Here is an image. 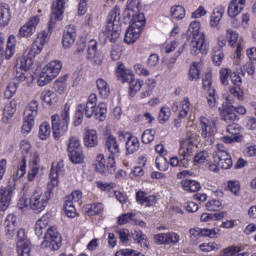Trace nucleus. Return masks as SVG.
<instances>
[{"label":"nucleus","mask_w":256,"mask_h":256,"mask_svg":"<svg viewBox=\"0 0 256 256\" xmlns=\"http://www.w3.org/2000/svg\"><path fill=\"white\" fill-rule=\"evenodd\" d=\"M49 41V32L46 30H41L35 41L33 42L29 51L25 52L22 58H20V69H23L24 72H17L16 77L14 79V83L19 85V83H24V85H31L33 81H35V77L33 74L27 72L31 69V65H33V60L36 55H39L43 51V47H45V43Z\"/></svg>","instance_id":"nucleus-1"},{"label":"nucleus","mask_w":256,"mask_h":256,"mask_svg":"<svg viewBox=\"0 0 256 256\" xmlns=\"http://www.w3.org/2000/svg\"><path fill=\"white\" fill-rule=\"evenodd\" d=\"M63 169V162H53L49 174L50 182L45 192L41 188H36L30 196V209L34 213H42L45 211L51 197H53V189L59 187V172Z\"/></svg>","instance_id":"nucleus-2"},{"label":"nucleus","mask_w":256,"mask_h":256,"mask_svg":"<svg viewBox=\"0 0 256 256\" xmlns=\"http://www.w3.org/2000/svg\"><path fill=\"white\" fill-rule=\"evenodd\" d=\"M201 24L198 21H193L188 28V34L191 35L192 41L190 44L191 55H207L209 53V42L205 39V33L200 32Z\"/></svg>","instance_id":"nucleus-3"},{"label":"nucleus","mask_w":256,"mask_h":256,"mask_svg":"<svg viewBox=\"0 0 256 256\" xmlns=\"http://www.w3.org/2000/svg\"><path fill=\"white\" fill-rule=\"evenodd\" d=\"M197 145H195V142H193V138L189 137L188 139L183 140L180 143L179 148V157L173 156L170 158V165L171 167H184V169H187L189 167V162L191 161V158L193 157V154L195 153V148Z\"/></svg>","instance_id":"nucleus-4"},{"label":"nucleus","mask_w":256,"mask_h":256,"mask_svg":"<svg viewBox=\"0 0 256 256\" xmlns=\"http://www.w3.org/2000/svg\"><path fill=\"white\" fill-rule=\"evenodd\" d=\"M121 10L116 6L113 10L109 12L108 21L106 28L104 30V35L109 39L111 43H117L121 35V24L119 23L121 19Z\"/></svg>","instance_id":"nucleus-5"},{"label":"nucleus","mask_w":256,"mask_h":256,"mask_svg":"<svg viewBox=\"0 0 256 256\" xmlns=\"http://www.w3.org/2000/svg\"><path fill=\"white\" fill-rule=\"evenodd\" d=\"M61 234L57 227L50 226L45 233L44 240L41 242V249H48L49 251H59L61 249Z\"/></svg>","instance_id":"nucleus-6"},{"label":"nucleus","mask_w":256,"mask_h":256,"mask_svg":"<svg viewBox=\"0 0 256 256\" xmlns=\"http://www.w3.org/2000/svg\"><path fill=\"white\" fill-rule=\"evenodd\" d=\"M95 171L101 175H113L117 169V163L115 162V156H109L105 160V155L97 154L94 162Z\"/></svg>","instance_id":"nucleus-7"},{"label":"nucleus","mask_w":256,"mask_h":256,"mask_svg":"<svg viewBox=\"0 0 256 256\" xmlns=\"http://www.w3.org/2000/svg\"><path fill=\"white\" fill-rule=\"evenodd\" d=\"M145 25V16L143 14H138V17L133 20V23L129 25L125 36L124 41L127 45L135 43L139 37H141V29Z\"/></svg>","instance_id":"nucleus-8"},{"label":"nucleus","mask_w":256,"mask_h":256,"mask_svg":"<svg viewBox=\"0 0 256 256\" xmlns=\"http://www.w3.org/2000/svg\"><path fill=\"white\" fill-rule=\"evenodd\" d=\"M78 109L85 113L87 119H91L94 115L96 119L103 121L107 117V104L105 103H100L98 106H93L91 103L80 104Z\"/></svg>","instance_id":"nucleus-9"},{"label":"nucleus","mask_w":256,"mask_h":256,"mask_svg":"<svg viewBox=\"0 0 256 256\" xmlns=\"http://www.w3.org/2000/svg\"><path fill=\"white\" fill-rule=\"evenodd\" d=\"M17 243L16 252L18 256H31V241L27 238L25 228L16 231Z\"/></svg>","instance_id":"nucleus-10"},{"label":"nucleus","mask_w":256,"mask_h":256,"mask_svg":"<svg viewBox=\"0 0 256 256\" xmlns=\"http://www.w3.org/2000/svg\"><path fill=\"white\" fill-rule=\"evenodd\" d=\"M39 111V103L32 100L24 110L22 129H33L35 127V117Z\"/></svg>","instance_id":"nucleus-11"},{"label":"nucleus","mask_w":256,"mask_h":256,"mask_svg":"<svg viewBox=\"0 0 256 256\" xmlns=\"http://www.w3.org/2000/svg\"><path fill=\"white\" fill-rule=\"evenodd\" d=\"M13 191H15V183H10L0 187V211H7L13 199Z\"/></svg>","instance_id":"nucleus-12"},{"label":"nucleus","mask_w":256,"mask_h":256,"mask_svg":"<svg viewBox=\"0 0 256 256\" xmlns=\"http://www.w3.org/2000/svg\"><path fill=\"white\" fill-rule=\"evenodd\" d=\"M69 104H65L64 110L59 114L51 116L52 129H67L69 127Z\"/></svg>","instance_id":"nucleus-13"},{"label":"nucleus","mask_w":256,"mask_h":256,"mask_svg":"<svg viewBox=\"0 0 256 256\" xmlns=\"http://www.w3.org/2000/svg\"><path fill=\"white\" fill-rule=\"evenodd\" d=\"M63 13H65V0H57V2L52 5L48 31L53 29L57 21L63 20Z\"/></svg>","instance_id":"nucleus-14"},{"label":"nucleus","mask_w":256,"mask_h":256,"mask_svg":"<svg viewBox=\"0 0 256 256\" xmlns=\"http://www.w3.org/2000/svg\"><path fill=\"white\" fill-rule=\"evenodd\" d=\"M181 241V236L177 232L159 233L154 235V242L156 245H177Z\"/></svg>","instance_id":"nucleus-15"},{"label":"nucleus","mask_w":256,"mask_h":256,"mask_svg":"<svg viewBox=\"0 0 256 256\" xmlns=\"http://www.w3.org/2000/svg\"><path fill=\"white\" fill-rule=\"evenodd\" d=\"M86 59L95 65H101L103 63V54L97 49V40L91 39L88 42Z\"/></svg>","instance_id":"nucleus-16"},{"label":"nucleus","mask_w":256,"mask_h":256,"mask_svg":"<svg viewBox=\"0 0 256 256\" xmlns=\"http://www.w3.org/2000/svg\"><path fill=\"white\" fill-rule=\"evenodd\" d=\"M135 201L142 207H155L157 205V195H149L146 191L138 190L135 194Z\"/></svg>","instance_id":"nucleus-17"},{"label":"nucleus","mask_w":256,"mask_h":256,"mask_svg":"<svg viewBox=\"0 0 256 256\" xmlns=\"http://www.w3.org/2000/svg\"><path fill=\"white\" fill-rule=\"evenodd\" d=\"M6 239H13L17 235V216L8 214L3 223Z\"/></svg>","instance_id":"nucleus-18"},{"label":"nucleus","mask_w":256,"mask_h":256,"mask_svg":"<svg viewBox=\"0 0 256 256\" xmlns=\"http://www.w3.org/2000/svg\"><path fill=\"white\" fill-rule=\"evenodd\" d=\"M39 16L30 17V19L25 23L18 33V37H31L35 31H37V25H39Z\"/></svg>","instance_id":"nucleus-19"},{"label":"nucleus","mask_w":256,"mask_h":256,"mask_svg":"<svg viewBox=\"0 0 256 256\" xmlns=\"http://www.w3.org/2000/svg\"><path fill=\"white\" fill-rule=\"evenodd\" d=\"M77 39V30L75 26L68 25L65 27L62 37V47L64 49H70L71 46L75 44V40Z\"/></svg>","instance_id":"nucleus-20"},{"label":"nucleus","mask_w":256,"mask_h":256,"mask_svg":"<svg viewBox=\"0 0 256 256\" xmlns=\"http://www.w3.org/2000/svg\"><path fill=\"white\" fill-rule=\"evenodd\" d=\"M220 116L223 121L229 123L231 121H237V114H235V106L231 100L226 99V102L223 103V109L220 108Z\"/></svg>","instance_id":"nucleus-21"},{"label":"nucleus","mask_w":256,"mask_h":256,"mask_svg":"<svg viewBox=\"0 0 256 256\" xmlns=\"http://www.w3.org/2000/svg\"><path fill=\"white\" fill-rule=\"evenodd\" d=\"M214 163H218L220 169H231L233 167V158L229 152H218L213 154Z\"/></svg>","instance_id":"nucleus-22"},{"label":"nucleus","mask_w":256,"mask_h":256,"mask_svg":"<svg viewBox=\"0 0 256 256\" xmlns=\"http://www.w3.org/2000/svg\"><path fill=\"white\" fill-rule=\"evenodd\" d=\"M82 211L87 217L102 215L105 211V204L102 202L87 203L83 206Z\"/></svg>","instance_id":"nucleus-23"},{"label":"nucleus","mask_w":256,"mask_h":256,"mask_svg":"<svg viewBox=\"0 0 256 256\" xmlns=\"http://www.w3.org/2000/svg\"><path fill=\"white\" fill-rule=\"evenodd\" d=\"M51 221V213H45L40 219H38L35 223V235L37 237H41L45 231H47V227H49V223Z\"/></svg>","instance_id":"nucleus-24"},{"label":"nucleus","mask_w":256,"mask_h":256,"mask_svg":"<svg viewBox=\"0 0 256 256\" xmlns=\"http://www.w3.org/2000/svg\"><path fill=\"white\" fill-rule=\"evenodd\" d=\"M247 0H232L228 5V16L230 19H234L237 15H240L241 11L245 9V4Z\"/></svg>","instance_id":"nucleus-25"},{"label":"nucleus","mask_w":256,"mask_h":256,"mask_svg":"<svg viewBox=\"0 0 256 256\" xmlns=\"http://www.w3.org/2000/svg\"><path fill=\"white\" fill-rule=\"evenodd\" d=\"M104 147L111 154L110 157H115V155H119L121 153V148H119L117 138L111 134L105 139Z\"/></svg>","instance_id":"nucleus-26"},{"label":"nucleus","mask_w":256,"mask_h":256,"mask_svg":"<svg viewBox=\"0 0 256 256\" xmlns=\"http://www.w3.org/2000/svg\"><path fill=\"white\" fill-rule=\"evenodd\" d=\"M116 75L122 83H129L133 80V71L126 69L125 64L121 62L118 63Z\"/></svg>","instance_id":"nucleus-27"},{"label":"nucleus","mask_w":256,"mask_h":256,"mask_svg":"<svg viewBox=\"0 0 256 256\" xmlns=\"http://www.w3.org/2000/svg\"><path fill=\"white\" fill-rule=\"evenodd\" d=\"M11 21V6L9 4H0V27H7Z\"/></svg>","instance_id":"nucleus-28"},{"label":"nucleus","mask_w":256,"mask_h":256,"mask_svg":"<svg viewBox=\"0 0 256 256\" xmlns=\"http://www.w3.org/2000/svg\"><path fill=\"white\" fill-rule=\"evenodd\" d=\"M180 185L186 193H198V191H201V184L197 180L184 179L180 182Z\"/></svg>","instance_id":"nucleus-29"},{"label":"nucleus","mask_w":256,"mask_h":256,"mask_svg":"<svg viewBox=\"0 0 256 256\" xmlns=\"http://www.w3.org/2000/svg\"><path fill=\"white\" fill-rule=\"evenodd\" d=\"M63 68V63L59 60H53L49 62L43 69L49 75H51L54 79L61 73V69Z\"/></svg>","instance_id":"nucleus-30"},{"label":"nucleus","mask_w":256,"mask_h":256,"mask_svg":"<svg viewBox=\"0 0 256 256\" xmlns=\"http://www.w3.org/2000/svg\"><path fill=\"white\" fill-rule=\"evenodd\" d=\"M96 87L98 89V94L102 99H107L109 95H111V87L109 86V83L105 81L103 78H98L96 80Z\"/></svg>","instance_id":"nucleus-31"},{"label":"nucleus","mask_w":256,"mask_h":256,"mask_svg":"<svg viewBox=\"0 0 256 256\" xmlns=\"http://www.w3.org/2000/svg\"><path fill=\"white\" fill-rule=\"evenodd\" d=\"M98 143H99V137L97 136V130L88 129L84 136L85 147H97Z\"/></svg>","instance_id":"nucleus-32"},{"label":"nucleus","mask_w":256,"mask_h":256,"mask_svg":"<svg viewBox=\"0 0 256 256\" xmlns=\"http://www.w3.org/2000/svg\"><path fill=\"white\" fill-rule=\"evenodd\" d=\"M68 157L74 165H81L85 163V154L83 153V148L78 150H68Z\"/></svg>","instance_id":"nucleus-33"},{"label":"nucleus","mask_w":256,"mask_h":256,"mask_svg":"<svg viewBox=\"0 0 256 256\" xmlns=\"http://www.w3.org/2000/svg\"><path fill=\"white\" fill-rule=\"evenodd\" d=\"M237 130L235 129H227L226 133H229V135L224 136L222 138L223 143H226L227 145L231 143H241L243 141V135H241L239 132H235Z\"/></svg>","instance_id":"nucleus-34"},{"label":"nucleus","mask_w":256,"mask_h":256,"mask_svg":"<svg viewBox=\"0 0 256 256\" xmlns=\"http://www.w3.org/2000/svg\"><path fill=\"white\" fill-rule=\"evenodd\" d=\"M141 146V142H139V138L137 136L132 135L131 138L125 143V149L127 155H133V153H137L139 151V147Z\"/></svg>","instance_id":"nucleus-35"},{"label":"nucleus","mask_w":256,"mask_h":256,"mask_svg":"<svg viewBox=\"0 0 256 256\" xmlns=\"http://www.w3.org/2000/svg\"><path fill=\"white\" fill-rule=\"evenodd\" d=\"M137 13H139V0H132L124 10V16L129 18L133 17V21H135V19L139 17Z\"/></svg>","instance_id":"nucleus-36"},{"label":"nucleus","mask_w":256,"mask_h":256,"mask_svg":"<svg viewBox=\"0 0 256 256\" xmlns=\"http://www.w3.org/2000/svg\"><path fill=\"white\" fill-rule=\"evenodd\" d=\"M14 167H16L15 179L25 177V173H27V157L22 156Z\"/></svg>","instance_id":"nucleus-37"},{"label":"nucleus","mask_w":256,"mask_h":256,"mask_svg":"<svg viewBox=\"0 0 256 256\" xmlns=\"http://www.w3.org/2000/svg\"><path fill=\"white\" fill-rule=\"evenodd\" d=\"M132 239H134L135 243H139L141 247H149V241L147 240V235L143 234L141 230H134L132 232Z\"/></svg>","instance_id":"nucleus-38"},{"label":"nucleus","mask_w":256,"mask_h":256,"mask_svg":"<svg viewBox=\"0 0 256 256\" xmlns=\"http://www.w3.org/2000/svg\"><path fill=\"white\" fill-rule=\"evenodd\" d=\"M155 135H157V131L155 129H146L142 133L141 141L144 145H149V143H153L155 141Z\"/></svg>","instance_id":"nucleus-39"},{"label":"nucleus","mask_w":256,"mask_h":256,"mask_svg":"<svg viewBox=\"0 0 256 256\" xmlns=\"http://www.w3.org/2000/svg\"><path fill=\"white\" fill-rule=\"evenodd\" d=\"M201 77V70H199V63L193 62L189 69L188 79L189 81H197Z\"/></svg>","instance_id":"nucleus-40"},{"label":"nucleus","mask_w":256,"mask_h":256,"mask_svg":"<svg viewBox=\"0 0 256 256\" xmlns=\"http://www.w3.org/2000/svg\"><path fill=\"white\" fill-rule=\"evenodd\" d=\"M170 13L173 19H176L177 21H181V19H185V8H183V6L181 5H176L171 7Z\"/></svg>","instance_id":"nucleus-41"},{"label":"nucleus","mask_w":256,"mask_h":256,"mask_svg":"<svg viewBox=\"0 0 256 256\" xmlns=\"http://www.w3.org/2000/svg\"><path fill=\"white\" fill-rule=\"evenodd\" d=\"M223 59H225V54H223V49L221 48H213L212 51V61L216 67H219L221 63H223Z\"/></svg>","instance_id":"nucleus-42"},{"label":"nucleus","mask_w":256,"mask_h":256,"mask_svg":"<svg viewBox=\"0 0 256 256\" xmlns=\"http://www.w3.org/2000/svg\"><path fill=\"white\" fill-rule=\"evenodd\" d=\"M64 211L70 219H75V217H77V208H75V204L69 202V200H64Z\"/></svg>","instance_id":"nucleus-43"},{"label":"nucleus","mask_w":256,"mask_h":256,"mask_svg":"<svg viewBox=\"0 0 256 256\" xmlns=\"http://www.w3.org/2000/svg\"><path fill=\"white\" fill-rule=\"evenodd\" d=\"M13 55H15V36H10L5 50V59L9 60Z\"/></svg>","instance_id":"nucleus-44"},{"label":"nucleus","mask_w":256,"mask_h":256,"mask_svg":"<svg viewBox=\"0 0 256 256\" xmlns=\"http://www.w3.org/2000/svg\"><path fill=\"white\" fill-rule=\"evenodd\" d=\"M55 79L51 74H49L45 69H42V72L39 74L37 83L39 87H45V85H48L50 81H53Z\"/></svg>","instance_id":"nucleus-45"},{"label":"nucleus","mask_w":256,"mask_h":256,"mask_svg":"<svg viewBox=\"0 0 256 256\" xmlns=\"http://www.w3.org/2000/svg\"><path fill=\"white\" fill-rule=\"evenodd\" d=\"M171 118V108L167 106H163L160 109L159 115H158V121L161 123V125H165L167 121Z\"/></svg>","instance_id":"nucleus-46"},{"label":"nucleus","mask_w":256,"mask_h":256,"mask_svg":"<svg viewBox=\"0 0 256 256\" xmlns=\"http://www.w3.org/2000/svg\"><path fill=\"white\" fill-rule=\"evenodd\" d=\"M207 211H221L223 209V203L219 199H211L205 204Z\"/></svg>","instance_id":"nucleus-47"},{"label":"nucleus","mask_w":256,"mask_h":256,"mask_svg":"<svg viewBox=\"0 0 256 256\" xmlns=\"http://www.w3.org/2000/svg\"><path fill=\"white\" fill-rule=\"evenodd\" d=\"M227 189L231 191L233 195L239 197V193H241V183L238 180H228Z\"/></svg>","instance_id":"nucleus-48"},{"label":"nucleus","mask_w":256,"mask_h":256,"mask_svg":"<svg viewBox=\"0 0 256 256\" xmlns=\"http://www.w3.org/2000/svg\"><path fill=\"white\" fill-rule=\"evenodd\" d=\"M156 169L158 171H167L169 169V160L165 156H157L155 159Z\"/></svg>","instance_id":"nucleus-49"},{"label":"nucleus","mask_w":256,"mask_h":256,"mask_svg":"<svg viewBox=\"0 0 256 256\" xmlns=\"http://www.w3.org/2000/svg\"><path fill=\"white\" fill-rule=\"evenodd\" d=\"M226 37L228 39L230 47H237V43H239V33H237V31L233 29H228Z\"/></svg>","instance_id":"nucleus-50"},{"label":"nucleus","mask_w":256,"mask_h":256,"mask_svg":"<svg viewBox=\"0 0 256 256\" xmlns=\"http://www.w3.org/2000/svg\"><path fill=\"white\" fill-rule=\"evenodd\" d=\"M202 237H208L209 239H217L221 230L219 228H200Z\"/></svg>","instance_id":"nucleus-51"},{"label":"nucleus","mask_w":256,"mask_h":256,"mask_svg":"<svg viewBox=\"0 0 256 256\" xmlns=\"http://www.w3.org/2000/svg\"><path fill=\"white\" fill-rule=\"evenodd\" d=\"M79 149H83V146H81V140L76 136L70 137L67 145V151H77Z\"/></svg>","instance_id":"nucleus-52"},{"label":"nucleus","mask_w":256,"mask_h":256,"mask_svg":"<svg viewBox=\"0 0 256 256\" xmlns=\"http://www.w3.org/2000/svg\"><path fill=\"white\" fill-rule=\"evenodd\" d=\"M241 251H243L241 246L231 245V246H228V247L222 249L221 255L222 256H237L236 253H241Z\"/></svg>","instance_id":"nucleus-53"},{"label":"nucleus","mask_w":256,"mask_h":256,"mask_svg":"<svg viewBox=\"0 0 256 256\" xmlns=\"http://www.w3.org/2000/svg\"><path fill=\"white\" fill-rule=\"evenodd\" d=\"M115 256H145V254L131 248H124L118 250Z\"/></svg>","instance_id":"nucleus-54"},{"label":"nucleus","mask_w":256,"mask_h":256,"mask_svg":"<svg viewBox=\"0 0 256 256\" xmlns=\"http://www.w3.org/2000/svg\"><path fill=\"white\" fill-rule=\"evenodd\" d=\"M129 93L130 95H135L137 91L141 90V87H143V81L135 80V78H132L129 82Z\"/></svg>","instance_id":"nucleus-55"},{"label":"nucleus","mask_w":256,"mask_h":256,"mask_svg":"<svg viewBox=\"0 0 256 256\" xmlns=\"http://www.w3.org/2000/svg\"><path fill=\"white\" fill-rule=\"evenodd\" d=\"M199 249L203 251V253H211V251H217L219 245L216 242H204L199 245Z\"/></svg>","instance_id":"nucleus-56"},{"label":"nucleus","mask_w":256,"mask_h":256,"mask_svg":"<svg viewBox=\"0 0 256 256\" xmlns=\"http://www.w3.org/2000/svg\"><path fill=\"white\" fill-rule=\"evenodd\" d=\"M221 19H223V11L216 9L213 11L210 19V26L217 27L219 25Z\"/></svg>","instance_id":"nucleus-57"},{"label":"nucleus","mask_w":256,"mask_h":256,"mask_svg":"<svg viewBox=\"0 0 256 256\" xmlns=\"http://www.w3.org/2000/svg\"><path fill=\"white\" fill-rule=\"evenodd\" d=\"M80 199H83V192L81 190H74L72 193L65 197L64 201L69 203H79Z\"/></svg>","instance_id":"nucleus-58"},{"label":"nucleus","mask_w":256,"mask_h":256,"mask_svg":"<svg viewBox=\"0 0 256 256\" xmlns=\"http://www.w3.org/2000/svg\"><path fill=\"white\" fill-rule=\"evenodd\" d=\"M67 88V83H65V78H59L54 82V90L56 93L60 95L64 93L65 89Z\"/></svg>","instance_id":"nucleus-59"},{"label":"nucleus","mask_w":256,"mask_h":256,"mask_svg":"<svg viewBox=\"0 0 256 256\" xmlns=\"http://www.w3.org/2000/svg\"><path fill=\"white\" fill-rule=\"evenodd\" d=\"M41 99L47 105H53V97H55V93L51 90H45L41 93Z\"/></svg>","instance_id":"nucleus-60"},{"label":"nucleus","mask_w":256,"mask_h":256,"mask_svg":"<svg viewBox=\"0 0 256 256\" xmlns=\"http://www.w3.org/2000/svg\"><path fill=\"white\" fill-rule=\"evenodd\" d=\"M231 73L229 68H222L220 70V81L222 85H229V77H231Z\"/></svg>","instance_id":"nucleus-61"},{"label":"nucleus","mask_w":256,"mask_h":256,"mask_svg":"<svg viewBox=\"0 0 256 256\" xmlns=\"http://www.w3.org/2000/svg\"><path fill=\"white\" fill-rule=\"evenodd\" d=\"M133 217H135V214H133V212L122 214L118 217L117 223L119 225H127L129 221H133Z\"/></svg>","instance_id":"nucleus-62"},{"label":"nucleus","mask_w":256,"mask_h":256,"mask_svg":"<svg viewBox=\"0 0 256 256\" xmlns=\"http://www.w3.org/2000/svg\"><path fill=\"white\" fill-rule=\"evenodd\" d=\"M15 93H17V82H14L7 86L6 90L4 91V97L5 99H11V97H13Z\"/></svg>","instance_id":"nucleus-63"},{"label":"nucleus","mask_w":256,"mask_h":256,"mask_svg":"<svg viewBox=\"0 0 256 256\" xmlns=\"http://www.w3.org/2000/svg\"><path fill=\"white\" fill-rule=\"evenodd\" d=\"M189 233L192 243H199V239L203 237V235H201V228H192L190 229Z\"/></svg>","instance_id":"nucleus-64"}]
</instances>
